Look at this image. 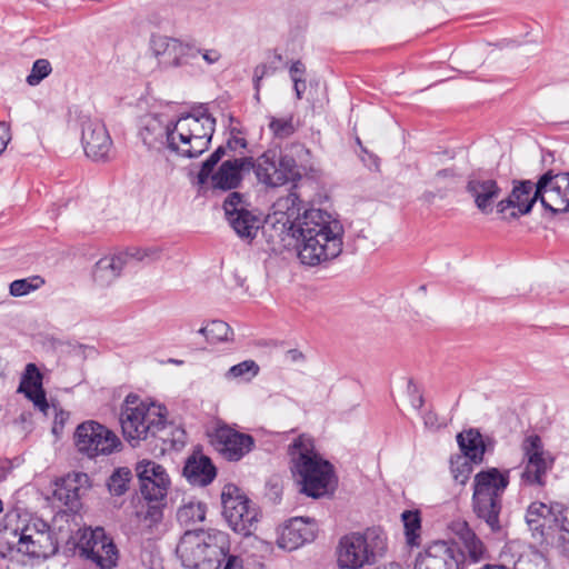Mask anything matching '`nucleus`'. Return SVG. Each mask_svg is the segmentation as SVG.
Listing matches in <instances>:
<instances>
[{"label":"nucleus","instance_id":"37998d69","mask_svg":"<svg viewBox=\"0 0 569 569\" xmlns=\"http://www.w3.org/2000/svg\"><path fill=\"white\" fill-rule=\"evenodd\" d=\"M223 209L226 217H230L231 213H238L243 210H248L244 207V201L239 192H231L223 202Z\"/></svg>","mask_w":569,"mask_h":569},{"label":"nucleus","instance_id":"4d7b16f0","mask_svg":"<svg viewBox=\"0 0 569 569\" xmlns=\"http://www.w3.org/2000/svg\"><path fill=\"white\" fill-rule=\"evenodd\" d=\"M408 393L411 396L418 393V388L411 380L408 382Z\"/></svg>","mask_w":569,"mask_h":569},{"label":"nucleus","instance_id":"864d4df0","mask_svg":"<svg viewBox=\"0 0 569 569\" xmlns=\"http://www.w3.org/2000/svg\"><path fill=\"white\" fill-rule=\"evenodd\" d=\"M242 568V561L237 556H229L227 558V563L223 569H241Z\"/></svg>","mask_w":569,"mask_h":569},{"label":"nucleus","instance_id":"09e8293b","mask_svg":"<svg viewBox=\"0 0 569 569\" xmlns=\"http://www.w3.org/2000/svg\"><path fill=\"white\" fill-rule=\"evenodd\" d=\"M11 140L10 127L6 122H0V154L6 150Z\"/></svg>","mask_w":569,"mask_h":569},{"label":"nucleus","instance_id":"e2e57ef3","mask_svg":"<svg viewBox=\"0 0 569 569\" xmlns=\"http://www.w3.org/2000/svg\"><path fill=\"white\" fill-rule=\"evenodd\" d=\"M357 143H358L359 146H361V141H360V139H359V138H357Z\"/></svg>","mask_w":569,"mask_h":569},{"label":"nucleus","instance_id":"bb28decb","mask_svg":"<svg viewBox=\"0 0 569 569\" xmlns=\"http://www.w3.org/2000/svg\"><path fill=\"white\" fill-rule=\"evenodd\" d=\"M559 506H548L542 502H532L526 513V521L529 528L533 531H540L545 527H551L553 522H558L559 517L557 515Z\"/></svg>","mask_w":569,"mask_h":569},{"label":"nucleus","instance_id":"f8f14e48","mask_svg":"<svg viewBox=\"0 0 569 569\" xmlns=\"http://www.w3.org/2000/svg\"><path fill=\"white\" fill-rule=\"evenodd\" d=\"M74 445L79 452L89 458L112 455L122 446L113 431L93 420L84 421L77 427Z\"/></svg>","mask_w":569,"mask_h":569},{"label":"nucleus","instance_id":"0eeeda50","mask_svg":"<svg viewBox=\"0 0 569 569\" xmlns=\"http://www.w3.org/2000/svg\"><path fill=\"white\" fill-rule=\"evenodd\" d=\"M387 549L386 538L379 529L350 532L338 542L336 556L340 569H361L381 558Z\"/></svg>","mask_w":569,"mask_h":569},{"label":"nucleus","instance_id":"6e6552de","mask_svg":"<svg viewBox=\"0 0 569 569\" xmlns=\"http://www.w3.org/2000/svg\"><path fill=\"white\" fill-rule=\"evenodd\" d=\"M76 551L101 569H112L118 561V550L101 527L81 528L71 536Z\"/></svg>","mask_w":569,"mask_h":569},{"label":"nucleus","instance_id":"69168bd1","mask_svg":"<svg viewBox=\"0 0 569 569\" xmlns=\"http://www.w3.org/2000/svg\"><path fill=\"white\" fill-rule=\"evenodd\" d=\"M2 478V469L0 468V479Z\"/></svg>","mask_w":569,"mask_h":569},{"label":"nucleus","instance_id":"f3484780","mask_svg":"<svg viewBox=\"0 0 569 569\" xmlns=\"http://www.w3.org/2000/svg\"><path fill=\"white\" fill-rule=\"evenodd\" d=\"M211 442L229 461H238L249 453L254 440L250 435L242 433L227 425L218 423L211 433Z\"/></svg>","mask_w":569,"mask_h":569},{"label":"nucleus","instance_id":"13d9d810","mask_svg":"<svg viewBox=\"0 0 569 569\" xmlns=\"http://www.w3.org/2000/svg\"><path fill=\"white\" fill-rule=\"evenodd\" d=\"M383 569H403L399 563H389L388 566H386Z\"/></svg>","mask_w":569,"mask_h":569},{"label":"nucleus","instance_id":"f03ea898","mask_svg":"<svg viewBox=\"0 0 569 569\" xmlns=\"http://www.w3.org/2000/svg\"><path fill=\"white\" fill-rule=\"evenodd\" d=\"M272 218L284 229L297 237L298 244L326 236L329 243L327 249H335L337 233H345L341 222L331 213L320 208H302L301 200L296 192H289L279 198L272 206Z\"/></svg>","mask_w":569,"mask_h":569},{"label":"nucleus","instance_id":"b1692460","mask_svg":"<svg viewBox=\"0 0 569 569\" xmlns=\"http://www.w3.org/2000/svg\"><path fill=\"white\" fill-rule=\"evenodd\" d=\"M89 488L90 480L87 473L72 472L67 475L61 482L57 485L54 497L70 509H76L79 506L81 497Z\"/></svg>","mask_w":569,"mask_h":569},{"label":"nucleus","instance_id":"ddd939ff","mask_svg":"<svg viewBox=\"0 0 569 569\" xmlns=\"http://www.w3.org/2000/svg\"><path fill=\"white\" fill-rule=\"evenodd\" d=\"M525 468L521 480L528 485H545V477L553 465V458L545 451L542 441L537 435L527 436L522 443Z\"/></svg>","mask_w":569,"mask_h":569},{"label":"nucleus","instance_id":"39448f33","mask_svg":"<svg viewBox=\"0 0 569 569\" xmlns=\"http://www.w3.org/2000/svg\"><path fill=\"white\" fill-rule=\"evenodd\" d=\"M230 549L229 537L218 529L187 530L177 547L183 567L219 569Z\"/></svg>","mask_w":569,"mask_h":569},{"label":"nucleus","instance_id":"4468645a","mask_svg":"<svg viewBox=\"0 0 569 569\" xmlns=\"http://www.w3.org/2000/svg\"><path fill=\"white\" fill-rule=\"evenodd\" d=\"M541 193L538 194V182L523 180L515 183L509 196L497 203V213L503 220H515L529 213L537 200L541 201Z\"/></svg>","mask_w":569,"mask_h":569},{"label":"nucleus","instance_id":"20e7f679","mask_svg":"<svg viewBox=\"0 0 569 569\" xmlns=\"http://www.w3.org/2000/svg\"><path fill=\"white\" fill-rule=\"evenodd\" d=\"M291 470L309 497L320 498L335 485L333 467L315 451L313 439L301 435L289 446Z\"/></svg>","mask_w":569,"mask_h":569},{"label":"nucleus","instance_id":"9d476101","mask_svg":"<svg viewBox=\"0 0 569 569\" xmlns=\"http://www.w3.org/2000/svg\"><path fill=\"white\" fill-rule=\"evenodd\" d=\"M221 501L222 513L230 528L240 535L250 536L258 522L256 506L234 485L223 487Z\"/></svg>","mask_w":569,"mask_h":569},{"label":"nucleus","instance_id":"de8ad7c7","mask_svg":"<svg viewBox=\"0 0 569 569\" xmlns=\"http://www.w3.org/2000/svg\"><path fill=\"white\" fill-rule=\"evenodd\" d=\"M557 515L559 517L558 522H553L557 527L560 528L561 531L569 535V508L557 510ZM560 539L569 542V538L567 539L565 536H561Z\"/></svg>","mask_w":569,"mask_h":569},{"label":"nucleus","instance_id":"6ab92c4d","mask_svg":"<svg viewBox=\"0 0 569 569\" xmlns=\"http://www.w3.org/2000/svg\"><path fill=\"white\" fill-rule=\"evenodd\" d=\"M316 522L309 518H292L280 530L279 548L292 551L316 538Z\"/></svg>","mask_w":569,"mask_h":569},{"label":"nucleus","instance_id":"7ed1b4c3","mask_svg":"<svg viewBox=\"0 0 569 569\" xmlns=\"http://www.w3.org/2000/svg\"><path fill=\"white\" fill-rule=\"evenodd\" d=\"M166 407L141 400L137 395H128L121 406L120 425L123 437L133 447L150 438L169 441V430Z\"/></svg>","mask_w":569,"mask_h":569},{"label":"nucleus","instance_id":"e433bc0d","mask_svg":"<svg viewBox=\"0 0 569 569\" xmlns=\"http://www.w3.org/2000/svg\"><path fill=\"white\" fill-rule=\"evenodd\" d=\"M269 130L272 136L278 139H286L292 136L296 132V124L293 122V117H269L268 123Z\"/></svg>","mask_w":569,"mask_h":569},{"label":"nucleus","instance_id":"c756f323","mask_svg":"<svg viewBox=\"0 0 569 569\" xmlns=\"http://www.w3.org/2000/svg\"><path fill=\"white\" fill-rule=\"evenodd\" d=\"M457 442L461 449V455L469 458L473 463L482 462L486 447L478 430L470 429L460 432L457 436Z\"/></svg>","mask_w":569,"mask_h":569},{"label":"nucleus","instance_id":"6e6d98bb","mask_svg":"<svg viewBox=\"0 0 569 569\" xmlns=\"http://www.w3.org/2000/svg\"><path fill=\"white\" fill-rule=\"evenodd\" d=\"M423 405V399H422V396L418 395L417 396V399H413L412 400V406L416 408V409H419L421 408Z\"/></svg>","mask_w":569,"mask_h":569},{"label":"nucleus","instance_id":"5701e85b","mask_svg":"<svg viewBox=\"0 0 569 569\" xmlns=\"http://www.w3.org/2000/svg\"><path fill=\"white\" fill-rule=\"evenodd\" d=\"M251 167L252 158L227 160L222 162L217 172L210 174L209 179L214 189H234L241 181V172L251 170Z\"/></svg>","mask_w":569,"mask_h":569},{"label":"nucleus","instance_id":"bf43d9fd","mask_svg":"<svg viewBox=\"0 0 569 569\" xmlns=\"http://www.w3.org/2000/svg\"><path fill=\"white\" fill-rule=\"evenodd\" d=\"M415 569H431L430 565L419 563L415 567Z\"/></svg>","mask_w":569,"mask_h":569},{"label":"nucleus","instance_id":"3c124183","mask_svg":"<svg viewBox=\"0 0 569 569\" xmlns=\"http://www.w3.org/2000/svg\"><path fill=\"white\" fill-rule=\"evenodd\" d=\"M425 426L430 430H437L442 426V422L439 421L437 413L432 411H428L423 416Z\"/></svg>","mask_w":569,"mask_h":569},{"label":"nucleus","instance_id":"4c0bfd02","mask_svg":"<svg viewBox=\"0 0 569 569\" xmlns=\"http://www.w3.org/2000/svg\"><path fill=\"white\" fill-rule=\"evenodd\" d=\"M131 471L127 467L117 468L108 480L109 491L114 496L123 495L129 487L131 480Z\"/></svg>","mask_w":569,"mask_h":569},{"label":"nucleus","instance_id":"0e129e2a","mask_svg":"<svg viewBox=\"0 0 569 569\" xmlns=\"http://www.w3.org/2000/svg\"><path fill=\"white\" fill-rule=\"evenodd\" d=\"M431 560H432V563H431V565H432V566H435V565H436V563H435V562H436V558H432Z\"/></svg>","mask_w":569,"mask_h":569},{"label":"nucleus","instance_id":"8fccbe9b","mask_svg":"<svg viewBox=\"0 0 569 569\" xmlns=\"http://www.w3.org/2000/svg\"><path fill=\"white\" fill-rule=\"evenodd\" d=\"M198 53L201 54L202 59L208 64H213V63L218 62L219 59L221 58L220 52L216 49H203V50L199 49Z\"/></svg>","mask_w":569,"mask_h":569},{"label":"nucleus","instance_id":"cd10ccee","mask_svg":"<svg viewBox=\"0 0 569 569\" xmlns=\"http://www.w3.org/2000/svg\"><path fill=\"white\" fill-rule=\"evenodd\" d=\"M124 264V258L119 254L101 258L94 266V282L100 287L111 284L120 276Z\"/></svg>","mask_w":569,"mask_h":569},{"label":"nucleus","instance_id":"c9c22d12","mask_svg":"<svg viewBox=\"0 0 569 569\" xmlns=\"http://www.w3.org/2000/svg\"><path fill=\"white\" fill-rule=\"evenodd\" d=\"M402 521L405 527V533L407 542L410 546H418V539L420 537L421 520L418 511L407 510L402 513Z\"/></svg>","mask_w":569,"mask_h":569},{"label":"nucleus","instance_id":"c85d7f7f","mask_svg":"<svg viewBox=\"0 0 569 569\" xmlns=\"http://www.w3.org/2000/svg\"><path fill=\"white\" fill-rule=\"evenodd\" d=\"M234 232L242 239L252 240L261 228V219L250 210L231 213L227 218Z\"/></svg>","mask_w":569,"mask_h":569},{"label":"nucleus","instance_id":"aec40b11","mask_svg":"<svg viewBox=\"0 0 569 569\" xmlns=\"http://www.w3.org/2000/svg\"><path fill=\"white\" fill-rule=\"evenodd\" d=\"M329 241L326 236L316 237L310 241L298 244V257L303 264L318 266L337 258L342 252L343 233H337L335 249H327Z\"/></svg>","mask_w":569,"mask_h":569},{"label":"nucleus","instance_id":"1a4fd4ad","mask_svg":"<svg viewBox=\"0 0 569 569\" xmlns=\"http://www.w3.org/2000/svg\"><path fill=\"white\" fill-rule=\"evenodd\" d=\"M251 169L261 183L272 188L296 181L301 177L296 160L277 149H268L256 160L252 159Z\"/></svg>","mask_w":569,"mask_h":569},{"label":"nucleus","instance_id":"473e14b6","mask_svg":"<svg viewBox=\"0 0 569 569\" xmlns=\"http://www.w3.org/2000/svg\"><path fill=\"white\" fill-rule=\"evenodd\" d=\"M199 333L203 335L211 343L228 341L232 336L229 325L221 320H212L207 326L199 329Z\"/></svg>","mask_w":569,"mask_h":569},{"label":"nucleus","instance_id":"f257e3e1","mask_svg":"<svg viewBox=\"0 0 569 569\" xmlns=\"http://www.w3.org/2000/svg\"><path fill=\"white\" fill-rule=\"evenodd\" d=\"M216 128V119L206 111L181 116L172 128L158 118L146 119L140 137L149 149L167 148L184 158L203 153L210 144Z\"/></svg>","mask_w":569,"mask_h":569},{"label":"nucleus","instance_id":"ea45409f","mask_svg":"<svg viewBox=\"0 0 569 569\" xmlns=\"http://www.w3.org/2000/svg\"><path fill=\"white\" fill-rule=\"evenodd\" d=\"M44 283L43 279L39 276L18 279L10 283V295L13 297H22L31 291L39 289Z\"/></svg>","mask_w":569,"mask_h":569},{"label":"nucleus","instance_id":"c03bdc74","mask_svg":"<svg viewBox=\"0 0 569 569\" xmlns=\"http://www.w3.org/2000/svg\"><path fill=\"white\" fill-rule=\"evenodd\" d=\"M119 256H122L126 261L129 258H132V259H136L139 261H143L146 259L154 260L159 257V250L157 248H147V249L132 248L124 253H120Z\"/></svg>","mask_w":569,"mask_h":569},{"label":"nucleus","instance_id":"5fc2aeb1","mask_svg":"<svg viewBox=\"0 0 569 569\" xmlns=\"http://www.w3.org/2000/svg\"><path fill=\"white\" fill-rule=\"evenodd\" d=\"M293 82V89H295V92H296V96H297V99H301L302 98V93L306 89V81L305 79H295Z\"/></svg>","mask_w":569,"mask_h":569},{"label":"nucleus","instance_id":"423d86ee","mask_svg":"<svg viewBox=\"0 0 569 569\" xmlns=\"http://www.w3.org/2000/svg\"><path fill=\"white\" fill-rule=\"evenodd\" d=\"M508 485L509 471L497 468L482 470L473 479L472 510L493 532L501 529L502 496Z\"/></svg>","mask_w":569,"mask_h":569},{"label":"nucleus","instance_id":"a211bd4d","mask_svg":"<svg viewBox=\"0 0 569 569\" xmlns=\"http://www.w3.org/2000/svg\"><path fill=\"white\" fill-rule=\"evenodd\" d=\"M81 140L87 157L94 161L109 159L112 141L101 121L97 119L84 120L82 122Z\"/></svg>","mask_w":569,"mask_h":569},{"label":"nucleus","instance_id":"052dcab7","mask_svg":"<svg viewBox=\"0 0 569 569\" xmlns=\"http://www.w3.org/2000/svg\"><path fill=\"white\" fill-rule=\"evenodd\" d=\"M149 512H150L152 516H154V515H159V513H160V511H159L158 509H156V508H150V511H149Z\"/></svg>","mask_w":569,"mask_h":569},{"label":"nucleus","instance_id":"412c9836","mask_svg":"<svg viewBox=\"0 0 569 569\" xmlns=\"http://www.w3.org/2000/svg\"><path fill=\"white\" fill-rule=\"evenodd\" d=\"M466 190L473 199L477 209L483 214L493 211V203L501 193V189L495 179L482 176H471Z\"/></svg>","mask_w":569,"mask_h":569},{"label":"nucleus","instance_id":"9b49d317","mask_svg":"<svg viewBox=\"0 0 569 569\" xmlns=\"http://www.w3.org/2000/svg\"><path fill=\"white\" fill-rule=\"evenodd\" d=\"M14 536L17 551L29 558L47 559L58 550L48 523L40 518H30L14 530Z\"/></svg>","mask_w":569,"mask_h":569},{"label":"nucleus","instance_id":"393cba45","mask_svg":"<svg viewBox=\"0 0 569 569\" xmlns=\"http://www.w3.org/2000/svg\"><path fill=\"white\" fill-rule=\"evenodd\" d=\"M183 475L191 485L207 486L214 479L216 468L206 456L192 457L187 460Z\"/></svg>","mask_w":569,"mask_h":569},{"label":"nucleus","instance_id":"dca6fc26","mask_svg":"<svg viewBox=\"0 0 569 569\" xmlns=\"http://www.w3.org/2000/svg\"><path fill=\"white\" fill-rule=\"evenodd\" d=\"M542 207L551 214L569 211V172L551 176L545 173L538 180V194Z\"/></svg>","mask_w":569,"mask_h":569},{"label":"nucleus","instance_id":"79ce46f5","mask_svg":"<svg viewBox=\"0 0 569 569\" xmlns=\"http://www.w3.org/2000/svg\"><path fill=\"white\" fill-rule=\"evenodd\" d=\"M224 148L219 147L203 163L198 173V180L201 184L208 182L210 174L213 171L214 166L220 161L224 154Z\"/></svg>","mask_w":569,"mask_h":569},{"label":"nucleus","instance_id":"58836bf2","mask_svg":"<svg viewBox=\"0 0 569 569\" xmlns=\"http://www.w3.org/2000/svg\"><path fill=\"white\" fill-rule=\"evenodd\" d=\"M513 569H548V561L540 551L530 550L518 558Z\"/></svg>","mask_w":569,"mask_h":569},{"label":"nucleus","instance_id":"a18cd8bd","mask_svg":"<svg viewBox=\"0 0 569 569\" xmlns=\"http://www.w3.org/2000/svg\"><path fill=\"white\" fill-rule=\"evenodd\" d=\"M459 172L455 168H446L442 170H439L433 179L432 183L436 186H445L448 187L450 184H453L457 179L459 178Z\"/></svg>","mask_w":569,"mask_h":569},{"label":"nucleus","instance_id":"2f4dec72","mask_svg":"<svg viewBox=\"0 0 569 569\" xmlns=\"http://www.w3.org/2000/svg\"><path fill=\"white\" fill-rule=\"evenodd\" d=\"M259 366L254 360H244L228 369L224 379L228 381L249 382L259 373Z\"/></svg>","mask_w":569,"mask_h":569},{"label":"nucleus","instance_id":"7c9ffc66","mask_svg":"<svg viewBox=\"0 0 569 569\" xmlns=\"http://www.w3.org/2000/svg\"><path fill=\"white\" fill-rule=\"evenodd\" d=\"M465 548L473 561L482 559L485 555V546L476 533L469 528L467 522L458 523V531Z\"/></svg>","mask_w":569,"mask_h":569},{"label":"nucleus","instance_id":"a878e982","mask_svg":"<svg viewBox=\"0 0 569 569\" xmlns=\"http://www.w3.org/2000/svg\"><path fill=\"white\" fill-rule=\"evenodd\" d=\"M151 48L160 62L168 66H179V56L187 49V47L179 40L166 36L153 37L151 40Z\"/></svg>","mask_w":569,"mask_h":569},{"label":"nucleus","instance_id":"49530a36","mask_svg":"<svg viewBox=\"0 0 569 569\" xmlns=\"http://www.w3.org/2000/svg\"><path fill=\"white\" fill-rule=\"evenodd\" d=\"M271 68L264 63L262 64H259L254 68V71H253V84H254V89H256V94H254V98L257 101H259L260 97H259V91H260V86H261V80L267 76L269 74Z\"/></svg>","mask_w":569,"mask_h":569},{"label":"nucleus","instance_id":"2eb2a0df","mask_svg":"<svg viewBox=\"0 0 569 569\" xmlns=\"http://www.w3.org/2000/svg\"><path fill=\"white\" fill-rule=\"evenodd\" d=\"M136 473L142 497L152 502L166 498L170 486L167 470L158 462L143 459L136 465Z\"/></svg>","mask_w":569,"mask_h":569},{"label":"nucleus","instance_id":"4be33fe9","mask_svg":"<svg viewBox=\"0 0 569 569\" xmlns=\"http://www.w3.org/2000/svg\"><path fill=\"white\" fill-rule=\"evenodd\" d=\"M42 373L34 363H28L24 368L18 392L23 393L43 415L50 409L46 392L42 387Z\"/></svg>","mask_w":569,"mask_h":569},{"label":"nucleus","instance_id":"680f3d73","mask_svg":"<svg viewBox=\"0 0 569 569\" xmlns=\"http://www.w3.org/2000/svg\"><path fill=\"white\" fill-rule=\"evenodd\" d=\"M445 552H446L447 555H451V550H450L449 548H445Z\"/></svg>","mask_w":569,"mask_h":569},{"label":"nucleus","instance_id":"72a5a7b5","mask_svg":"<svg viewBox=\"0 0 569 569\" xmlns=\"http://www.w3.org/2000/svg\"><path fill=\"white\" fill-rule=\"evenodd\" d=\"M206 518V506L201 502H189L178 509L177 519L182 526L201 522Z\"/></svg>","mask_w":569,"mask_h":569},{"label":"nucleus","instance_id":"a19ab883","mask_svg":"<svg viewBox=\"0 0 569 569\" xmlns=\"http://www.w3.org/2000/svg\"><path fill=\"white\" fill-rule=\"evenodd\" d=\"M51 64L47 59H38L33 62L30 74L27 77V82L30 86L39 84L51 72Z\"/></svg>","mask_w":569,"mask_h":569},{"label":"nucleus","instance_id":"f704fd0d","mask_svg":"<svg viewBox=\"0 0 569 569\" xmlns=\"http://www.w3.org/2000/svg\"><path fill=\"white\" fill-rule=\"evenodd\" d=\"M472 461L463 455H457L450 459V470L455 481L466 485L472 472Z\"/></svg>","mask_w":569,"mask_h":569},{"label":"nucleus","instance_id":"603ef678","mask_svg":"<svg viewBox=\"0 0 569 569\" xmlns=\"http://www.w3.org/2000/svg\"><path fill=\"white\" fill-rule=\"evenodd\" d=\"M305 72V64L299 60L295 61L289 68V73L292 81H295V79H303L302 76Z\"/></svg>","mask_w":569,"mask_h":569}]
</instances>
